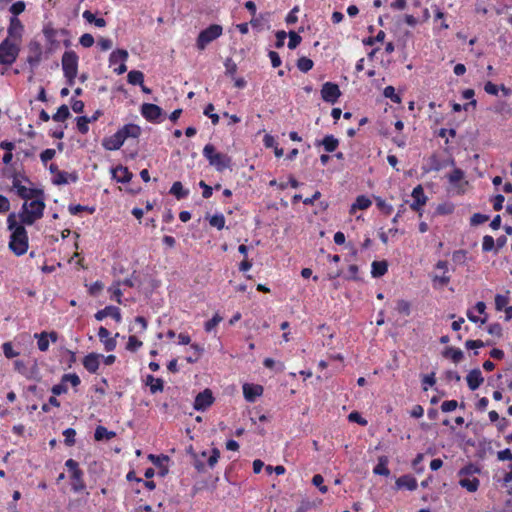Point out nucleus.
<instances>
[{"mask_svg":"<svg viewBox=\"0 0 512 512\" xmlns=\"http://www.w3.org/2000/svg\"><path fill=\"white\" fill-rule=\"evenodd\" d=\"M20 52V48L8 38L0 43V64L12 65Z\"/></svg>","mask_w":512,"mask_h":512,"instance_id":"obj_6","label":"nucleus"},{"mask_svg":"<svg viewBox=\"0 0 512 512\" xmlns=\"http://www.w3.org/2000/svg\"><path fill=\"white\" fill-rule=\"evenodd\" d=\"M203 156L207 159L209 165L218 172H223L231 167V157L225 153L217 152L215 146L210 143L204 146Z\"/></svg>","mask_w":512,"mask_h":512,"instance_id":"obj_3","label":"nucleus"},{"mask_svg":"<svg viewBox=\"0 0 512 512\" xmlns=\"http://www.w3.org/2000/svg\"><path fill=\"white\" fill-rule=\"evenodd\" d=\"M65 466L70 472V478L72 480V490L74 492H81L85 489L86 485L83 479L84 473L80 469L79 464L74 459H68L65 462Z\"/></svg>","mask_w":512,"mask_h":512,"instance_id":"obj_7","label":"nucleus"},{"mask_svg":"<svg viewBox=\"0 0 512 512\" xmlns=\"http://www.w3.org/2000/svg\"><path fill=\"white\" fill-rule=\"evenodd\" d=\"M509 291L506 292V294H497L495 296V309L497 311H502L505 309L509 303Z\"/></svg>","mask_w":512,"mask_h":512,"instance_id":"obj_40","label":"nucleus"},{"mask_svg":"<svg viewBox=\"0 0 512 512\" xmlns=\"http://www.w3.org/2000/svg\"><path fill=\"white\" fill-rule=\"evenodd\" d=\"M25 8L26 5L24 1H17L10 6L9 11L12 13V17H17L24 12Z\"/></svg>","mask_w":512,"mask_h":512,"instance_id":"obj_55","label":"nucleus"},{"mask_svg":"<svg viewBox=\"0 0 512 512\" xmlns=\"http://www.w3.org/2000/svg\"><path fill=\"white\" fill-rule=\"evenodd\" d=\"M116 436V433L114 431H109L104 426H97L94 433V438L96 441H102L104 439L110 440Z\"/></svg>","mask_w":512,"mask_h":512,"instance_id":"obj_31","label":"nucleus"},{"mask_svg":"<svg viewBox=\"0 0 512 512\" xmlns=\"http://www.w3.org/2000/svg\"><path fill=\"white\" fill-rule=\"evenodd\" d=\"M289 41H288V48L289 49H295L302 41V38L299 34H297L295 31H290L289 34Z\"/></svg>","mask_w":512,"mask_h":512,"instance_id":"obj_58","label":"nucleus"},{"mask_svg":"<svg viewBox=\"0 0 512 512\" xmlns=\"http://www.w3.org/2000/svg\"><path fill=\"white\" fill-rule=\"evenodd\" d=\"M83 18L88 23H93L96 27L102 28L106 26V21L104 18H97L91 11L85 10L83 12Z\"/></svg>","mask_w":512,"mask_h":512,"instance_id":"obj_36","label":"nucleus"},{"mask_svg":"<svg viewBox=\"0 0 512 512\" xmlns=\"http://www.w3.org/2000/svg\"><path fill=\"white\" fill-rule=\"evenodd\" d=\"M214 105L212 103H209L205 109H204V115L209 117L211 119V122L213 125H217L219 123V115L214 113Z\"/></svg>","mask_w":512,"mask_h":512,"instance_id":"obj_47","label":"nucleus"},{"mask_svg":"<svg viewBox=\"0 0 512 512\" xmlns=\"http://www.w3.org/2000/svg\"><path fill=\"white\" fill-rule=\"evenodd\" d=\"M396 489H406L408 491H415L418 487L417 480L410 474L400 476L395 481Z\"/></svg>","mask_w":512,"mask_h":512,"instance_id":"obj_17","label":"nucleus"},{"mask_svg":"<svg viewBox=\"0 0 512 512\" xmlns=\"http://www.w3.org/2000/svg\"><path fill=\"white\" fill-rule=\"evenodd\" d=\"M413 202L410 204V208L417 212L421 217L423 214L422 207L427 202V196L424 193V189L421 185H417L412 191Z\"/></svg>","mask_w":512,"mask_h":512,"instance_id":"obj_11","label":"nucleus"},{"mask_svg":"<svg viewBox=\"0 0 512 512\" xmlns=\"http://www.w3.org/2000/svg\"><path fill=\"white\" fill-rule=\"evenodd\" d=\"M98 337L107 352L113 351L116 348V339L110 336V332L107 328L101 326L98 330Z\"/></svg>","mask_w":512,"mask_h":512,"instance_id":"obj_20","label":"nucleus"},{"mask_svg":"<svg viewBox=\"0 0 512 512\" xmlns=\"http://www.w3.org/2000/svg\"><path fill=\"white\" fill-rule=\"evenodd\" d=\"M68 210L72 215H77L83 211H88L90 214H93L95 211V208L77 204V205H70L68 207Z\"/></svg>","mask_w":512,"mask_h":512,"instance_id":"obj_52","label":"nucleus"},{"mask_svg":"<svg viewBox=\"0 0 512 512\" xmlns=\"http://www.w3.org/2000/svg\"><path fill=\"white\" fill-rule=\"evenodd\" d=\"M170 194L175 196L177 200H181L189 195V191L187 189H184L180 181H176L172 184L170 188Z\"/></svg>","mask_w":512,"mask_h":512,"instance_id":"obj_30","label":"nucleus"},{"mask_svg":"<svg viewBox=\"0 0 512 512\" xmlns=\"http://www.w3.org/2000/svg\"><path fill=\"white\" fill-rule=\"evenodd\" d=\"M103 355L96 353H89L83 358L82 364L89 373H96L100 366V358Z\"/></svg>","mask_w":512,"mask_h":512,"instance_id":"obj_19","label":"nucleus"},{"mask_svg":"<svg viewBox=\"0 0 512 512\" xmlns=\"http://www.w3.org/2000/svg\"><path fill=\"white\" fill-rule=\"evenodd\" d=\"M383 95L396 104L401 103V97L395 92V88L393 86H386L384 88Z\"/></svg>","mask_w":512,"mask_h":512,"instance_id":"obj_45","label":"nucleus"},{"mask_svg":"<svg viewBox=\"0 0 512 512\" xmlns=\"http://www.w3.org/2000/svg\"><path fill=\"white\" fill-rule=\"evenodd\" d=\"M67 391H68V387H67L66 382H63V377H61V381L59 384H56L51 388V392L55 396L65 394V393H67Z\"/></svg>","mask_w":512,"mask_h":512,"instance_id":"obj_61","label":"nucleus"},{"mask_svg":"<svg viewBox=\"0 0 512 512\" xmlns=\"http://www.w3.org/2000/svg\"><path fill=\"white\" fill-rule=\"evenodd\" d=\"M118 133L122 136V138L126 141L128 138H139L141 135V127L137 124L128 123L119 128Z\"/></svg>","mask_w":512,"mask_h":512,"instance_id":"obj_18","label":"nucleus"},{"mask_svg":"<svg viewBox=\"0 0 512 512\" xmlns=\"http://www.w3.org/2000/svg\"><path fill=\"white\" fill-rule=\"evenodd\" d=\"M127 81L131 85H142L144 82V74L139 70H131L127 75Z\"/></svg>","mask_w":512,"mask_h":512,"instance_id":"obj_38","label":"nucleus"},{"mask_svg":"<svg viewBox=\"0 0 512 512\" xmlns=\"http://www.w3.org/2000/svg\"><path fill=\"white\" fill-rule=\"evenodd\" d=\"M62 377L63 382L70 383L73 387H78L81 383L80 377L76 373H67Z\"/></svg>","mask_w":512,"mask_h":512,"instance_id":"obj_59","label":"nucleus"},{"mask_svg":"<svg viewBox=\"0 0 512 512\" xmlns=\"http://www.w3.org/2000/svg\"><path fill=\"white\" fill-rule=\"evenodd\" d=\"M340 96L341 91L337 84L332 82H326L322 85L321 97L325 102L335 104Z\"/></svg>","mask_w":512,"mask_h":512,"instance_id":"obj_10","label":"nucleus"},{"mask_svg":"<svg viewBox=\"0 0 512 512\" xmlns=\"http://www.w3.org/2000/svg\"><path fill=\"white\" fill-rule=\"evenodd\" d=\"M12 188L16 191L17 195L25 201L42 196V190L26 187L17 177L13 178Z\"/></svg>","mask_w":512,"mask_h":512,"instance_id":"obj_8","label":"nucleus"},{"mask_svg":"<svg viewBox=\"0 0 512 512\" xmlns=\"http://www.w3.org/2000/svg\"><path fill=\"white\" fill-rule=\"evenodd\" d=\"M489 220V216L481 213H474L470 218V224L477 226Z\"/></svg>","mask_w":512,"mask_h":512,"instance_id":"obj_60","label":"nucleus"},{"mask_svg":"<svg viewBox=\"0 0 512 512\" xmlns=\"http://www.w3.org/2000/svg\"><path fill=\"white\" fill-rule=\"evenodd\" d=\"M313 66H314L313 61L308 57L303 56L297 60V68L301 72L307 73L308 71H310L313 68Z\"/></svg>","mask_w":512,"mask_h":512,"instance_id":"obj_41","label":"nucleus"},{"mask_svg":"<svg viewBox=\"0 0 512 512\" xmlns=\"http://www.w3.org/2000/svg\"><path fill=\"white\" fill-rule=\"evenodd\" d=\"M454 205L452 203H441L436 207V214L438 215H449L453 213Z\"/></svg>","mask_w":512,"mask_h":512,"instance_id":"obj_53","label":"nucleus"},{"mask_svg":"<svg viewBox=\"0 0 512 512\" xmlns=\"http://www.w3.org/2000/svg\"><path fill=\"white\" fill-rule=\"evenodd\" d=\"M8 230L11 231L9 248L16 256L24 255L28 250V234L23 223H18L14 213L7 217Z\"/></svg>","mask_w":512,"mask_h":512,"instance_id":"obj_1","label":"nucleus"},{"mask_svg":"<svg viewBox=\"0 0 512 512\" xmlns=\"http://www.w3.org/2000/svg\"><path fill=\"white\" fill-rule=\"evenodd\" d=\"M467 384L470 390L475 391L483 383L484 378L478 368L472 369L466 377Z\"/></svg>","mask_w":512,"mask_h":512,"instance_id":"obj_22","label":"nucleus"},{"mask_svg":"<svg viewBox=\"0 0 512 512\" xmlns=\"http://www.w3.org/2000/svg\"><path fill=\"white\" fill-rule=\"evenodd\" d=\"M88 124H89L88 116H79L76 118L77 130L83 135L87 134L89 131Z\"/></svg>","mask_w":512,"mask_h":512,"instance_id":"obj_44","label":"nucleus"},{"mask_svg":"<svg viewBox=\"0 0 512 512\" xmlns=\"http://www.w3.org/2000/svg\"><path fill=\"white\" fill-rule=\"evenodd\" d=\"M324 478L320 474H315L312 478V484L319 488V491L323 494L327 493L328 487L323 484Z\"/></svg>","mask_w":512,"mask_h":512,"instance_id":"obj_57","label":"nucleus"},{"mask_svg":"<svg viewBox=\"0 0 512 512\" xmlns=\"http://www.w3.org/2000/svg\"><path fill=\"white\" fill-rule=\"evenodd\" d=\"M34 337L37 339V347L41 352H46L49 349V341L56 342L58 340V333L56 331L36 333Z\"/></svg>","mask_w":512,"mask_h":512,"instance_id":"obj_14","label":"nucleus"},{"mask_svg":"<svg viewBox=\"0 0 512 512\" xmlns=\"http://www.w3.org/2000/svg\"><path fill=\"white\" fill-rule=\"evenodd\" d=\"M495 240L490 235H485L482 239V251L483 252H495Z\"/></svg>","mask_w":512,"mask_h":512,"instance_id":"obj_46","label":"nucleus"},{"mask_svg":"<svg viewBox=\"0 0 512 512\" xmlns=\"http://www.w3.org/2000/svg\"><path fill=\"white\" fill-rule=\"evenodd\" d=\"M146 385L149 386L151 394H156L164 390V381L161 378H155L153 375H147Z\"/></svg>","mask_w":512,"mask_h":512,"instance_id":"obj_26","label":"nucleus"},{"mask_svg":"<svg viewBox=\"0 0 512 512\" xmlns=\"http://www.w3.org/2000/svg\"><path fill=\"white\" fill-rule=\"evenodd\" d=\"M214 402V397L210 389H205L204 391L197 394L194 400V409L197 411H205L208 409Z\"/></svg>","mask_w":512,"mask_h":512,"instance_id":"obj_12","label":"nucleus"},{"mask_svg":"<svg viewBox=\"0 0 512 512\" xmlns=\"http://www.w3.org/2000/svg\"><path fill=\"white\" fill-rule=\"evenodd\" d=\"M223 33V27L219 24H211L207 28L203 29L196 38V48L199 51H203L206 47L218 39Z\"/></svg>","mask_w":512,"mask_h":512,"instance_id":"obj_5","label":"nucleus"},{"mask_svg":"<svg viewBox=\"0 0 512 512\" xmlns=\"http://www.w3.org/2000/svg\"><path fill=\"white\" fill-rule=\"evenodd\" d=\"M141 114L149 122L160 123L163 110L156 104L144 103L141 106Z\"/></svg>","mask_w":512,"mask_h":512,"instance_id":"obj_9","label":"nucleus"},{"mask_svg":"<svg viewBox=\"0 0 512 512\" xmlns=\"http://www.w3.org/2000/svg\"><path fill=\"white\" fill-rule=\"evenodd\" d=\"M29 54L27 62L31 67H36L42 60V46L38 41H31L28 45Z\"/></svg>","mask_w":512,"mask_h":512,"instance_id":"obj_13","label":"nucleus"},{"mask_svg":"<svg viewBox=\"0 0 512 512\" xmlns=\"http://www.w3.org/2000/svg\"><path fill=\"white\" fill-rule=\"evenodd\" d=\"M209 223L212 227L222 230L225 226V217L222 214H215L210 218Z\"/></svg>","mask_w":512,"mask_h":512,"instance_id":"obj_48","label":"nucleus"},{"mask_svg":"<svg viewBox=\"0 0 512 512\" xmlns=\"http://www.w3.org/2000/svg\"><path fill=\"white\" fill-rule=\"evenodd\" d=\"M124 142L125 140L122 138L120 133L116 131L113 135L105 137L102 140V146L105 150L116 151L123 146Z\"/></svg>","mask_w":512,"mask_h":512,"instance_id":"obj_15","label":"nucleus"},{"mask_svg":"<svg viewBox=\"0 0 512 512\" xmlns=\"http://www.w3.org/2000/svg\"><path fill=\"white\" fill-rule=\"evenodd\" d=\"M79 57L73 50L65 51L62 55L61 65L63 75L68 86H73L78 74Z\"/></svg>","mask_w":512,"mask_h":512,"instance_id":"obj_4","label":"nucleus"},{"mask_svg":"<svg viewBox=\"0 0 512 512\" xmlns=\"http://www.w3.org/2000/svg\"><path fill=\"white\" fill-rule=\"evenodd\" d=\"M464 172L460 168H454L451 173L448 174L447 178L451 185H454L458 188V192H463L462 186L467 185V182L464 181Z\"/></svg>","mask_w":512,"mask_h":512,"instance_id":"obj_21","label":"nucleus"},{"mask_svg":"<svg viewBox=\"0 0 512 512\" xmlns=\"http://www.w3.org/2000/svg\"><path fill=\"white\" fill-rule=\"evenodd\" d=\"M262 390L261 386L251 387L248 384L243 386V393L248 401H253L256 396H259L262 393Z\"/></svg>","mask_w":512,"mask_h":512,"instance_id":"obj_35","label":"nucleus"},{"mask_svg":"<svg viewBox=\"0 0 512 512\" xmlns=\"http://www.w3.org/2000/svg\"><path fill=\"white\" fill-rule=\"evenodd\" d=\"M372 205L371 200L364 196L360 195L356 198L355 202L352 204L351 211H355L356 209L359 210H366Z\"/></svg>","mask_w":512,"mask_h":512,"instance_id":"obj_33","label":"nucleus"},{"mask_svg":"<svg viewBox=\"0 0 512 512\" xmlns=\"http://www.w3.org/2000/svg\"><path fill=\"white\" fill-rule=\"evenodd\" d=\"M459 485L466 489L468 492H476L479 488V485H480V481L478 478L476 477H472L470 478L469 476L468 477H461L460 480H459Z\"/></svg>","mask_w":512,"mask_h":512,"instance_id":"obj_25","label":"nucleus"},{"mask_svg":"<svg viewBox=\"0 0 512 512\" xmlns=\"http://www.w3.org/2000/svg\"><path fill=\"white\" fill-rule=\"evenodd\" d=\"M78 180V176L75 173H68L66 171H57L53 183L56 185H64L71 182H76Z\"/></svg>","mask_w":512,"mask_h":512,"instance_id":"obj_24","label":"nucleus"},{"mask_svg":"<svg viewBox=\"0 0 512 512\" xmlns=\"http://www.w3.org/2000/svg\"><path fill=\"white\" fill-rule=\"evenodd\" d=\"M432 282L434 286L437 284L441 287L447 286L450 282V276L447 274H444V272L441 273V275H434L432 277Z\"/></svg>","mask_w":512,"mask_h":512,"instance_id":"obj_54","label":"nucleus"},{"mask_svg":"<svg viewBox=\"0 0 512 512\" xmlns=\"http://www.w3.org/2000/svg\"><path fill=\"white\" fill-rule=\"evenodd\" d=\"M22 29L23 25L21 21L17 17H11L8 27V34L10 36H14L17 31L20 32Z\"/></svg>","mask_w":512,"mask_h":512,"instance_id":"obj_43","label":"nucleus"},{"mask_svg":"<svg viewBox=\"0 0 512 512\" xmlns=\"http://www.w3.org/2000/svg\"><path fill=\"white\" fill-rule=\"evenodd\" d=\"M30 202L25 201L22 210L19 213L21 222L26 225H32L43 217L45 202L44 196L34 197Z\"/></svg>","mask_w":512,"mask_h":512,"instance_id":"obj_2","label":"nucleus"},{"mask_svg":"<svg viewBox=\"0 0 512 512\" xmlns=\"http://www.w3.org/2000/svg\"><path fill=\"white\" fill-rule=\"evenodd\" d=\"M128 52L124 49H117L110 54V65H115L118 62H125L128 58Z\"/></svg>","mask_w":512,"mask_h":512,"instance_id":"obj_32","label":"nucleus"},{"mask_svg":"<svg viewBox=\"0 0 512 512\" xmlns=\"http://www.w3.org/2000/svg\"><path fill=\"white\" fill-rule=\"evenodd\" d=\"M79 43L83 47L89 48L94 44V37L89 33H85L79 38Z\"/></svg>","mask_w":512,"mask_h":512,"instance_id":"obj_64","label":"nucleus"},{"mask_svg":"<svg viewBox=\"0 0 512 512\" xmlns=\"http://www.w3.org/2000/svg\"><path fill=\"white\" fill-rule=\"evenodd\" d=\"M113 178L119 183H128L131 181L133 174L129 171L128 167L118 165L112 170Z\"/></svg>","mask_w":512,"mask_h":512,"instance_id":"obj_23","label":"nucleus"},{"mask_svg":"<svg viewBox=\"0 0 512 512\" xmlns=\"http://www.w3.org/2000/svg\"><path fill=\"white\" fill-rule=\"evenodd\" d=\"M480 473H481V469L478 465L469 463L459 470L458 475L460 477H468V476L470 477V476H473L475 474H480Z\"/></svg>","mask_w":512,"mask_h":512,"instance_id":"obj_34","label":"nucleus"},{"mask_svg":"<svg viewBox=\"0 0 512 512\" xmlns=\"http://www.w3.org/2000/svg\"><path fill=\"white\" fill-rule=\"evenodd\" d=\"M444 356L450 358L454 363H458L463 359V352L459 348L448 347L444 351Z\"/></svg>","mask_w":512,"mask_h":512,"instance_id":"obj_37","label":"nucleus"},{"mask_svg":"<svg viewBox=\"0 0 512 512\" xmlns=\"http://www.w3.org/2000/svg\"><path fill=\"white\" fill-rule=\"evenodd\" d=\"M70 117V111L67 105L63 104L58 109L57 112L52 116V119L55 122H63Z\"/></svg>","mask_w":512,"mask_h":512,"instance_id":"obj_39","label":"nucleus"},{"mask_svg":"<svg viewBox=\"0 0 512 512\" xmlns=\"http://www.w3.org/2000/svg\"><path fill=\"white\" fill-rule=\"evenodd\" d=\"M396 310L402 315L409 316L411 313V304L407 300L400 299L397 301Z\"/></svg>","mask_w":512,"mask_h":512,"instance_id":"obj_42","label":"nucleus"},{"mask_svg":"<svg viewBox=\"0 0 512 512\" xmlns=\"http://www.w3.org/2000/svg\"><path fill=\"white\" fill-rule=\"evenodd\" d=\"M388 457L387 456H380L378 458V463L373 469V473L376 475H381L388 477L390 475V470L388 468Z\"/></svg>","mask_w":512,"mask_h":512,"instance_id":"obj_27","label":"nucleus"},{"mask_svg":"<svg viewBox=\"0 0 512 512\" xmlns=\"http://www.w3.org/2000/svg\"><path fill=\"white\" fill-rule=\"evenodd\" d=\"M220 458V451L218 448H213L211 454L207 459V464L210 468H213Z\"/></svg>","mask_w":512,"mask_h":512,"instance_id":"obj_63","label":"nucleus"},{"mask_svg":"<svg viewBox=\"0 0 512 512\" xmlns=\"http://www.w3.org/2000/svg\"><path fill=\"white\" fill-rule=\"evenodd\" d=\"M423 459L424 455L422 453H418L412 461V468L417 474H421L424 471V466L422 465Z\"/></svg>","mask_w":512,"mask_h":512,"instance_id":"obj_56","label":"nucleus"},{"mask_svg":"<svg viewBox=\"0 0 512 512\" xmlns=\"http://www.w3.org/2000/svg\"><path fill=\"white\" fill-rule=\"evenodd\" d=\"M323 145L324 150L327 153L334 152L339 145V141L333 135H326L321 142L316 143V145Z\"/></svg>","mask_w":512,"mask_h":512,"instance_id":"obj_29","label":"nucleus"},{"mask_svg":"<svg viewBox=\"0 0 512 512\" xmlns=\"http://www.w3.org/2000/svg\"><path fill=\"white\" fill-rule=\"evenodd\" d=\"M223 320L222 316L216 313L210 320L205 322L204 329L206 332H211L221 321Z\"/></svg>","mask_w":512,"mask_h":512,"instance_id":"obj_50","label":"nucleus"},{"mask_svg":"<svg viewBox=\"0 0 512 512\" xmlns=\"http://www.w3.org/2000/svg\"><path fill=\"white\" fill-rule=\"evenodd\" d=\"M108 316L113 318L117 323H120L122 320L121 311L116 306H106L104 309H101L95 313V319L98 321H102Z\"/></svg>","mask_w":512,"mask_h":512,"instance_id":"obj_16","label":"nucleus"},{"mask_svg":"<svg viewBox=\"0 0 512 512\" xmlns=\"http://www.w3.org/2000/svg\"><path fill=\"white\" fill-rule=\"evenodd\" d=\"M63 436L65 437L64 438V443L65 445L67 446H73L76 442L75 440V436H76V431L75 429L73 428H67L63 431Z\"/></svg>","mask_w":512,"mask_h":512,"instance_id":"obj_49","label":"nucleus"},{"mask_svg":"<svg viewBox=\"0 0 512 512\" xmlns=\"http://www.w3.org/2000/svg\"><path fill=\"white\" fill-rule=\"evenodd\" d=\"M143 343L136 336H129L128 342L126 345V349L131 352H136L140 347H142Z\"/></svg>","mask_w":512,"mask_h":512,"instance_id":"obj_51","label":"nucleus"},{"mask_svg":"<svg viewBox=\"0 0 512 512\" xmlns=\"http://www.w3.org/2000/svg\"><path fill=\"white\" fill-rule=\"evenodd\" d=\"M2 350L6 358L11 359L19 355L18 352H16L12 344L10 342H6L2 345Z\"/></svg>","mask_w":512,"mask_h":512,"instance_id":"obj_62","label":"nucleus"},{"mask_svg":"<svg viewBox=\"0 0 512 512\" xmlns=\"http://www.w3.org/2000/svg\"><path fill=\"white\" fill-rule=\"evenodd\" d=\"M388 271V264L385 260L373 261L371 264V274L374 278L382 277Z\"/></svg>","mask_w":512,"mask_h":512,"instance_id":"obj_28","label":"nucleus"}]
</instances>
